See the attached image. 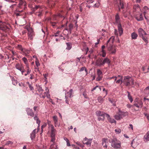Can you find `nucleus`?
I'll list each match as a JSON object with an SVG mask.
<instances>
[{"instance_id": "nucleus-10", "label": "nucleus", "mask_w": 149, "mask_h": 149, "mask_svg": "<svg viewBox=\"0 0 149 149\" xmlns=\"http://www.w3.org/2000/svg\"><path fill=\"white\" fill-rule=\"evenodd\" d=\"M18 5V8L25 10L26 8V2L24 1L23 0H20Z\"/></svg>"}, {"instance_id": "nucleus-26", "label": "nucleus", "mask_w": 149, "mask_h": 149, "mask_svg": "<svg viewBox=\"0 0 149 149\" xmlns=\"http://www.w3.org/2000/svg\"><path fill=\"white\" fill-rule=\"evenodd\" d=\"M53 120L54 123V126L56 127L58 124V118L57 116H54L53 117Z\"/></svg>"}, {"instance_id": "nucleus-57", "label": "nucleus", "mask_w": 149, "mask_h": 149, "mask_svg": "<svg viewBox=\"0 0 149 149\" xmlns=\"http://www.w3.org/2000/svg\"><path fill=\"white\" fill-rule=\"evenodd\" d=\"M76 144L78 145L79 146H80V147H84V146L80 142H76Z\"/></svg>"}, {"instance_id": "nucleus-8", "label": "nucleus", "mask_w": 149, "mask_h": 149, "mask_svg": "<svg viewBox=\"0 0 149 149\" xmlns=\"http://www.w3.org/2000/svg\"><path fill=\"white\" fill-rule=\"evenodd\" d=\"M117 3H118V7L119 11L120 9H123L126 6L125 3L123 0H117Z\"/></svg>"}, {"instance_id": "nucleus-45", "label": "nucleus", "mask_w": 149, "mask_h": 149, "mask_svg": "<svg viewBox=\"0 0 149 149\" xmlns=\"http://www.w3.org/2000/svg\"><path fill=\"white\" fill-rule=\"evenodd\" d=\"M142 38L143 40L145 41V42H146V43H148V38L147 37H146L145 36H142L141 37Z\"/></svg>"}, {"instance_id": "nucleus-27", "label": "nucleus", "mask_w": 149, "mask_h": 149, "mask_svg": "<svg viewBox=\"0 0 149 149\" xmlns=\"http://www.w3.org/2000/svg\"><path fill=\"white\" fill-rule=\"evenodd\" d=\"M143 139L145 142L149 141V131L144 135Z\"/></svg>"}, {"instance_id": "nucleus-5", "label": "nucleus", "mask_w": 149, "mask_h": 149, "mask_svg": "<svg viewBox=\"0 0 149 149\" xmlns=\"http://www.w3.org/2000/svg\"><path fill=\"white\" fill-rule=\"evenodd\" d=\"M110 142H111V146L114 148H120L121 146L120 142L116 138H114Z\"/></svg>"}, {"instance_id": "nucleus-35", "label": "nucleus", "mask_w": 149, "mask_h": 149, "mask_svg": "<svg viewBox=\"0 0 149 149\" xmlns=\"http://www.w3.org/2000/svg\"><path fill=\"white\" fill-rule=\"evenodd\" d=\"M120 112L121 114V116L122 117V118L123 117L127 116L128 115V112H123L120 111Z\"/></svg>"}, {"instance_id": "nucleus-6", "label": "nucleus", "mask_w": 149, "mask_h": 149, "mask_svg": "<svg viewBox=\"0 0 149 149\" xmlns=\"http://www.w3.org/2000/svg\"><path fill=\"white\" fill-rule=\"evenodd\" d=\"M17 47L18 49L21 51V53L23 55L27 56V54L29 53V51L25 48H23L21 45H18Z\"/></svg>"}, {"instance_id": "nucleus-20", "label": "nucleus", "mask_w": 149, "mask_h": 149, "mask_svg": "<svg viewBox=\"0 0 149 149\" xmlns=\"http://www.w3.org/2000/svg\"><path fill=\"white\" fill-rule=\"evenodd\" d=\"M115 24L117 25L120 24V18L118 13L116 14L115 16Z\"/></svg>"}, {"instance_id": "nucleus-32", "label": "nucleus", "mask_w": 149, "mask_h": 149, "mask_svg": "<svg viewBox=\"0 0 149 149\" xmlns=\"http://www.w3.org/2000/svg\"><path fill=\"white\" fill-rule=\"evenodd\" d=\"M22 60L24 62V64L26 65V68H28V66H29V64L28 63V61L27 58L24 57L22 58Z\"/></svg>"}, {"instance_id": "nucleus-41", "label": "nucleus", "mask_w": 149, "mask_h": 149, "mask_svg": "<svg viewBox=\"0 0 149 149\" xmlns=\"http://www.w3.org/2000/svg\"><path fill=\"white\" fill-rule=\"evenodd\" d=\"M127 93H128L127 96L128 98L130 100V102H132L133 101L132 96L131 95L130 93L129 92H128Z\"/></svg>"}, {"instance_id": "nucleus-59", "label": "nucleus", "mask_w": 149, "mask_h": 149, "mask_svg": "<svg viewBox=\"0 0 149 149\" xmlns=\"http://www.w3.org/2000/svg\"><path fill=\"white\" fill-rule=\"evenodd\" d=\"M83 95L84 96V97L86 98H88V97L87 96V94L85 92H84L83 93Z\"/></svg>"}, {"instance_id": "nucleus-22", "label": "nucleus", "mask_w": 149, "mask_h": 149, "mask_svg": "<svg viewBox=\"0 0 149 149\" xmlns=\"http://www.w3.org/2000/svg\"><path fill=\"white\" fill-rule=\"evenodd\" d=\"M102 145L104 147L107 148V143H108V140L107 139L104 138L102 141Z\"/></svg>"}, {"instance_id": "nucleus-34", "label": "nucleus", "mask_w": 149, "mask_h": 149, "mask_svg": "<svg viewBox=\"0 0 149 149\" xmlns=\"http://www.w3.org/2000/svg\"><path fill=\"white\" fill-rule=\"evenodd\" d=\"M57 145L56 143H54V144L51 143L50 146V149H57Z\"/></svg>"}, {"instance_id": "nucleus-16", "label": "nucleus", "mask_w": 149, "mask_h": 149, "mask_svg": "<svg viewBox=\"0 0 149 149\" xmlns=\"http://www.w3.org/2000/svg\"><path fill=\"white\" fill-rule=\"evenodd\" d=\"M139 35V36L141 37L143 36L144 35H147L145 31L142 28H139L138 29Z\"/></svg>"}, {"instance_id": "nucleus-64", "label": "nucleus", "mask_w": 149, "mask_h": 149, "mask_svg": "<svg viewBox=\"0 0 149 149\" xmlns=\"http://www.w3.org/2000/svg\"><path fill=\"white\" fill-rule=\"evenodd\" d=\"M103 92L104 91V92L105 93V94H106L105 96L104 97H104H105V96L107 95V90H105V88H104L103 89Z\"/></svg>"}, {"instance_id": "nucleus-49", "label": "nucleus", "mask_w": 149, "mask_h": 149, "mask_svg": "<svg viewBox=\"0 0 149 149\" xmlns=\"http://www.w3.org/2000/svg\"><path fill=\"white\" fill-rule=\"evenodd\" d=\"M27 69V72L24 75L26 76L28 74H29L31 72V70H30L29 69V66H28V68H26Z\"/></svg>"}, {"instance_id": "nucleus-19", "label": "nucleus", "mask_w": 149, "mask_h": 149, "mask_svg": "<svg viewBox=\"0 0 149 149\" xmlns=\"http://www.w3.org/2000/svg\"><path fill=\"white\" fill-rule=\"evenodd\" d=\"M46 92H45L44 94L42 95V97L44 99L45 97H47L48 98L50 97V95L48 92L49 90L47 89H46Z\"/></svg>"}, {"instance_id": "nucleus-17", "label": "nucleus", "mask_w": 149, "mask_h": 149, "mask_svg": "<svg viewBox=\"0 0 149 149\" xmlns=\"http://www.w3.org/2000/svg\"><path fill=\"white\" fill-rule=\"evenodd\" d=\"M28 34L29 38L30 40H32L33 38V36H34V33L33 29L29 31Z\"/></svg>"}, {"instance_id": "nucleus-38", "label": "nucleus", "mask_w": 149, "mask_h": 149, "mask_svg": "<svg viewBox=\"0 0 149 149\" xmlns=\"http://www.w3.org/2000/svg\"><path fill=\"white\" fill-rule=\"evenodd\" d=\"M67 47L66 49L68 50H70L72 47L71 44L70 42H68L66 43Z\"/></svg>"}, {"instance_id": "nucleus-30", "label": "nucleus", "mask_w": 149, "mask_h": 149, "mask_svg": "<svg viewBox=\"0 0 149 149\" xmlns=\"http://www.w3.org/2000/svg\"><path fill=\"white\" fill-rule=\"evenodd\" d=\"M47 3L49 6L52 7H53L55 4L54 0H47Z\"/></svg>"}, {"instance_id": "nucleus-61", "label": "nucleus", "mask_w": 149, "mask_h": 149, "mask_svg": "<svg viewBox=\"0 0 149 149\" xmlns=\"http://www.w3.org/2000/svg\"><path fill=\"white\" fill-rule=\"evenodd\" d=\"M28 84H29V88L31 90H33V86H32L31 85V84L29 83L28 82Z\"/></svg>"}, {"instance_id": "nucleus-25", "label": "nucleus", "mask_w": 149, "mask_h": 149, "mask_svg": "<svg viewBox=\"0 0 149 149\" xmlns=\"http://www.w3.org/2000/svg\"><path fill=\"white\" fill-rule=\"evenodd\" d=\"M117 25L119 35L120 36H121L123 32V29L122 28L121 24H119Z\"/></svg>"}, {"instance_id": "nucleus-42", "label": "nucleus", "mask_w": 149, "mask_h": 149, "mask_svg": "<svg viewBox=\"0 0 149 149\" xmlns=\"http://www.w3.org/2000/svg\"><path fill=\"white\" fill-rule=\"evenodd\" d=\"M50 23L52 26L53 27H54L55 26H56V24L58 23V21L53 22L52 21H51Z\"/></svg>"}, {"instance_id": "nucleus-31", "label": "nucleus", "mask_w": 149, "mask_h": 149, "mask_svg": "<svg viewBox=\"0 0 149 149\" xmlns=\"http://www.w3.org/2000/svg\"><path fill=\"white\" fill-rule=\"evenodd\" d=\"M135 18L138 21H141L143 19V15L142 14H140L139 15H136L135 17Z\"/></svg>"}, {"instance_id": "nucleus-7", "label": "nucleus", "mask_w": 149, "mask_h": 149, "mask_svg": "<svg viewBox=\"0 0 149 149\" xmlns=\"http://www.w3.org/2000/svg\"><path fill=\"white\" fill-rule=\"evenodd\" d=\"M143 103L141 100L136 98L134 102V105L138 108H141L143 106Z\"/></svg>"}, {"instance_id": "nucleus-37", "label": "nucleus", "mask_w": 149, "mask_h": 149, "mask_svg": "<svg viewBox=\"0 0 149 149\" xmlns=\"http://www.w3.org/2000/svg\"><path fill=\"white\" fill-rule=\"evenodd\" d=\"M100 55L102 57H104L106 56V52L105 50H102L100 54Z\"/></svg>"}, {"instance_id": "nucleus-50", "label": "nucleus", "mask_w": 149, "mask_h": 149, "mask_svg": "<svg viewBox=\"0 0 149 149\" xmlns=\"http://www.w3.org/2000/svg\"><path fill=\"white\" fill-rule=\"evenodd\" d=\"M25 28L28 30V32L32 30V29L28 25L26 26H25Z\"/></svg>"}, {"instance_id": "nucleus-39", "label": "nucleus", "mask_w": 149, "mask_h": 149, "mask_svg": "<svg viewBox=\"0 0 149 149\" xmlns=\"http://www.w3.org/2000/svg\"><path fill=\"white\" fill-rule=\"evenodd\" d=\"M51 136L52 138L50 141L51 144V143L54 144V143H56L55 142V136H52V135H51Z\"/></svg>"}, {"instance_id": "nucleus-43", "label": "nucleus", "mask_w": 149, "mask_h": 149, "mask_svg": "<svg viewBox=\"0 0 149 149\" xmlns=\"http://www.w3.org/2000/svg\"><path fill=\"white\" fill-rule=\"evenodd\" d=\"M123 77H121V78H120V79H119L116 81V83L122 84L123 81Z\"/></svg>"}, {"instance_id": "nucleus-63", "label": "nucleus", "mask_w": 149, "mask_h": 149, "mask_svg": "<svg viewBox=\"0 0 149 149\" xmlns=\"http://www.w3.org/2000/svg\"><path fill=\"white\" fill-rule=\"evenodd\" d=\"M115 79L114 81H116V80L117 77L116 76H113L112 77H110L109 78V80H111L112 79Z\"/></svg>"}, {"instance_id": "nucleus-1", "label": "nucleus", "mask_w": 149, "mask_h": 149, "mask_svg": "<svg viewBox=\"0 0 149 149\" xmlns=\"http://www.w3.org/2000/svg\"><path fill=\"white\" fill-rule=\"evenodd\" d=\"M28 7L31 9V10L33 12L36 11L38 9H39L40 11L36 13V15L40 17L42 15V12L44 9V8L42 6L36 5L33 2L30 1L29 2Z\"/></svg>"}, {"instance_id": "nucleus-58", "label": "nucleus", "mask_w": 149, "mask_h": 149, "mask_svg": "<svg viewBox=\"0 0 149 149\" xmlns=\"http://www.w3.org/2000/svg\"><path fill=\"white\" fill-rule=\"evenodd\" d=\"M60 33V31H58L56 33H55L53 35V36L55 37L57 36H58V35Z\"/></svg>"}, {"instance_id": "nucleus-47", "label": "nucleus", "mask_w": 149, "mask_h": 149, "mask_svg": "<svg viewBox=\"0 0 149 149\" xmlns=\"http://www.w3.org/2000/svg\"><path fill=\"white\" fill-rule=\"evenodd\" d=\"M73 25L71 24H70L69 26V31L70 33H71V31L73 29Z\"/></svg>"}, {"instance_id": "nucleus-44", "label": "nucleus", "mask_w": 149, "mask_h": 149, "mask_svg": "<svg viewBox=\"0 0 149 149\" xmlns=\"http://www.w3.org/2000/svg\"><path fill=\"white\" fill-rule=\"evenodd\" d=\"M92 142V139H89L88 140V141L85 142V143H83L84 144H86L87 145H89L90 146L91 145V143Z\"/></svg>"}, {"instance_id": "nucleus-33", "label": "nucleus", "mask_w": 149, "mask_h": 149, "mask_svg": "<svg viewBox=\"0 0 149 149\" xmlns=\"http://www.w3.org/2000/svg\"><path fill=\"white\" fill-rule=\"evenodd\" d=\"M106 117L107 118L108 121L111 123H114L116 122L115 120L113 118L110 117V116L109 115L108 117Z\"/></svg>"}, {"instance_id": "nucleus-24", "label": "nucleus", "mask_w": 149, "mask_h": 149, "mask_svg": "<svg viewBox=\"0 0 149 149\" xmlns=\"http://www.w3.org/2000/svg\"><path fill=\"white\" fill-rule=\"evenodd\" d=\"M72 90L70 89V91L68 92L65 94V98H68L69 97L70 98L72 94Z\"/></svg>"}, {"instance_id": "nucleus-9", "label": "nucleus", "mask_w": 149, "mask_h": 149, "mask_svg": "<svg viewBox=\"0 0 149 149\" xmlns=\"http://www.w3.org/2000/svg\"><path fill=\"white\" fill-rule=\"evenodd\" d=\"M143 14L146 20H148L149 17V9L146 6H145L143 8Z\"/></svg>"}, {"instance_id": "nucleus-13", "label": "nucleus", "mask_w": 149, "mask_h": 149, "mask_svg": "<svg viewBox=\"0 0 149 149\" xmlns=\"http://www.w3.org/2000/svg\"><path fill=\"white\" fill-rule=\"evenodd\" d=\"M95 65L98 66L100 67L104 65L103 62V58H99L96 61Z\"/></svg>"}, {"instance_id": "nucleus-15", "label": "nucleus", "mask_w": 149, "mask_h": 149, "mask_svg": "<svg viewBox=\"0 0 149 149\" xmlns=\"http://www.w3.org/2000/svg\"><path fill=\"white\" fill-rule=\"evenodd\" d=\"M21 9L17 8L16 12H15V14L17 16H22L24 15L25 13L24 12V9H21V10H20Z\"/></svg>"}, {"instance_id": "nucleus-36", "label": "nucleus", "mask_w": 149, "mask_h": 149, "mask_svg": "<svg viewBox=\"0 0 149 149\" xmlns=\"http://www.w3.org/2000/svg\"><path fill=\"white\" fill-rule=\"evenodd\" d=\"M131 36L132 39H136L138 36V35L135 32L132 33Z\"/></svg>"}, {"instance_id": "nucleus-14", "label": "nucleus", "mask_w": 149, "mask_h": 149, "mask_svg": "<svg viewBox=\"0 0 149 149\" xmlns=\"http://www.w3.org/2000/svg\"><path fill=\"white\" fill-rule=\"evenodd\" d=\"M96 114L98 116L108 117L109 114L105 113L103 112L100 111H97L96 112Z\"/></svg>"}, {"instance_id": "nucleus-21", "label": "nucleus", "mask_w": 149, "mask_h": 149, "mask_svg": "<svg viewBox=\"0 0 149 149\" xmlns=\"http://www.w3.org/2000/svg\"><path fill=\"white\" fill-rule=\"evenodd\" d=\"M16 68L19 70H21V69L24 67L23 64L21 63H17L15 66Z\"/></svg>"}, {"instance_id": "nucleus-48", "label": "nucleus", "mask_w": 149, "mask_h": 149, "mask_svg": "<svg viewBox=\"0 0 149 149\" xmlns=\"http://www.w3.org/2000/svg\"><path fill=\"white\" fill-rule=\"evenodd\" d=\"M13 84L14 85H16L17 84V81L14 78L12 79Z\"/></svg>"}, {"instance_id": "nucleus-54", "label": "nucleus", "mask_w": 149, "mask_h": 149, "mask_svg": "<svg viewBox=\"0 0 149 149\" xmlns=\"http://www.w3.org/2000/svg\"><path fill=\"white\" fill-rule=\"evenodd\" d=\"M109 101L113 105H115L116 101L113 100H111L109 99Z\"/></svg>"}, {"instance_id": "nucleus-55", "label": "nucleus", "mask_w": 149, "mask_h": 149, "mask_svg": "<svg viewBox=\"0 0 149 149\" xmlns=\"http://www.w3.org/2000/svg\"><path fill=\"white\" fill-rule=\"evenodd\" d=\"M115 131L117 134H119L121 132V130L120 129H117L115 130Z\"/></svg>"}, {"instance_id": "nucleus-29", "label": "nucleus", "mask_w": 149, "mask_h": 149, "mask_svg": "<svg viewBox=\"0 0 149 149\" xmlns=\"http://www.w3.org/2000/svg\"><path fill=\"white\" fill-rule=\"evenodd\" d=\"M122 13L125 17H127L130 14L129 11H128L127 10L126 11L123 10Z\"/></svg>"}, {"instance_id": "nucleus-62", "label": "nucleus", "mask_w": 149, "mask_h": 149, "mask_svg": "<svg viewBox=\"0 0 149 149\" xmlns=\"http://www.w3.org/2000/svg\"><path fill=\"white\" fill-rule=\"evenodd\" d=\"M98 119L99 121L104 120L105 119V117H103L102 118L101 117H98Z\"/></svg>"}, {"instance_id": "nucleus-40", "label": "nucleus", "mask_w": 149, "mask_h": 149, "mask_svg": "<svg viewBox=\"0 0 149 149\" xmlns=\"http://www.w3.org/2000/svg\"><path fill=\"white\" fill-rule=\"evenodd\" d=\"M104 98H102V97L100 96L98 97V102L101 103H102L104 101Z\"/></svg>"}, {"instance_id": "nucleus-52", "label": "nucleus", "mask_w": 149, "mask_h": 149, "mask_svg": "<svg viewBox=\"0 0 149 149\" xmlns=\"http://www.w3.org/2000/svg\"><path fill=\"white\" fill-rule=\"evenodd\" d=\"M85 70V72H86V73H87V71L86 70V68L85 67H82L80 70H79L80 72L83 71L84 70Z\"/></svg>"}, {"instance_id": "nucleus-11", "label": "nucleus", "mask_w": 149, "mask_h": 149, "mask_svg": "<svg viewBox=\"0 0 149 149\" xmlns=\"http://www.w3.org/2000/svg\"><path fill=\"white\" fill-rule=\"evenodd\" d=\"M48 129L49 131L50 132L51 135H52V136H55L56 130L54 129L53 125H50V127L48 128Z\"/></svg>"}, {"instance_id": "nucleus-2", "label": "nucleus", "mask_w": 149, "mask_h": 149, "mask_svg": "<svg viewBox=\"0 0 149 149\" xmlns=\"http://www.w3.org/2000/svg\"><path fill=\"white\" fill-rule=\"evenodd\" d=\"M134 81L133 79L129 76L124 77L123 83L127 86H132L134 84Z\"/></svg>"}, {"instance_id": "nucleus-46", "label": "nucleus", "mask_w": 149, "mask_h": 149, "mask_svg": "<svg viewBox=\"0 0 149 149\" xmlns=\"http://www.w3.org/2000/svg\"><path fill=\"white\" fill-rule=\"evenodd\" d=\"M58 17L56 15H53L52 18V21H54L55 20H57L58 18Z\"/></svg>"}, {"instance_id": "nucleus-23", "label": "nucleus", "mask_w": 149, "mask_h": 149, "mask_svg": "<svg viewBox=\"0 0 149 149\" xmlns=\"http://www.w3.org/2000/svg\"><path fill=\"white\" fill-rule=\"evenodd\" d=\"M103 62L104 65L106 63L107 64L109 65L111 63V61L110 59L107 57H106L104 58H103Z\"/></svg>"}, {"instance_id": "nucleus-3", "label": "nucleus", "mask_w": 149, "mask_h": 149, "mask_svg": "<svg viewBox=\"0 0 149 149\" xmlns=\"http://www.w3.org/2000/svg\"><path fill=\"white\" fill-rule=\"evenodd\" d=\"M114 38H110L107 41V46L108 47V50L109 51L111 54H113L115 53L116 52V49L114 46L112 45H109V42L111 41V43H113Z\"/></svg>"}, {"instance_id": "nucleus-56", "label": "nucleus", "mask_w": 149, "mask_h": 149, "mask_svg": "<svg viewBox=\"0 0 149 149\" xmlns=\"http://www.w3.org/2000/svg\"><path fill=\"white\" fill-rule=\"evenodd\" d=\"M38 89L39 92H42L43 91V89L40 86H39L38 88Z\"/></svg>"}, {"instance_id": "nucleus-28", "label": "nucleus", "mask_w": 149, "mask_h": 149, "mask_svg": "<svg viewBox=\"0 0 149 149\" xmlns=\"http://www.w3.org/2000/svg\"><path fill=\"white\" fill-rule=\"evenodd\" d=\"M114 118L117 120H119L122 118L119 111L118 113L114 116Z\"/></svg>"}, {"instance_id": "nucleus-60", "label": "nucleus", "mask_w": 149, "mask_h": 149, "mask_svg": "<svg viewBox=\"0 0 149 149\" xmlns=\"http://www.w3.org/2000/svg\"><path fill=\"white\" fill-rule=\"evenodd\" d=\"M13 144V142L10 141H8L6 143V145H9V144L12 145Z\"/></svg>"}, {"instance_id": "nucleus-51", "label": "nucleus", "mask_w": 149, "mask_h": 149, "mask_svg": "<svg viewBox=\"0 0 149 149\" xmlns=\"http://www.w3.org/2000/svg\"><path fill=\"white\" fill-rule=\"evenodd\" d=\"M36 66L38 67L40 65V63L39 62V61L38 59H36Z\"/></svg>"}, {"instance_id": "nucleus-12", "label": "nucleus", "mask_w": 149, "mask_h": 149, "mask_svg": "<svg viewBox=\"0 0 149 149\" xmlns=\"http://www.w3.org/2000/svg\"><path fill=\"white\" fill-rule=\"evenodd\" d=\"M97 77L96 79L97 80V81H100L102 79V72L101 70L98 69L97 70Z\"/></svg>"}, {"instance_id": "nucleus-53", "label": "nucleus", "mask_w": 149, "mask_h": 149, "mask_svg": "<svg viewBox=\"0 0 149 149\" xmlns=\"http://www.w3.org/2000/svg\"><path fill=\"white\" fill-rule=\"evenodd\" d=\"M31 138L32 140H33L35 137V134L34 133H32L31 134Z\"/></svg>"}, {"instance_id": "nucleus-4", "label": "nucleus", "mask_w": 149, "mask_h": 149, "mask_svg": "<svg viewBox=\"0 0 149 149\" xmlns=\"http://www.w3.org/2000/svg\"><path fill=\"white\" fill-rule=\"evenodd\" d=\"M10 30V28L7 26L5 22L0 21V30L7 32Z\"/></svg>"}, {"instance_id": "nucleus-18", "label": "nucleus", "mask_w": 149, "mask_h": 149, "mask_svg": "<svg viewBox=\"0 0 149 149\" xmlns=\"http://www.w3.org/2000/svg\"><path fill=\"white\" fill-rule=\"evenodd\" d=\"M26 111L27 114L33 117L34 116V113L33 112L32 110L30 108H27L26 109Z\"/></svg>"}]
</instances>
